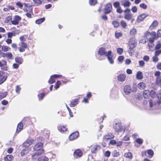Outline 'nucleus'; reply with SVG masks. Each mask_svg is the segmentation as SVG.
<instances>
[{
  "label": "nucleus",
  "mask_w": 161,
  "mask_h": 161,
  "mask_svg": "<svg viewBox=\"0 0 161 161\" xmlns=\"http://www.w3.org/2000/svg\"><path fill=\"white\" fill-rule=\"evenodd\" d=\"M147 154L149 155V157L150 158H151L153 157L154 152L153 150L152 149H149L147 151Z\"/></svg>",
  "instance_id": "nucleus-45"
},
{
  "label": "nucleus",
  "mask_w": 161,
  "mask_h": 161,
  "mask_svg": "<svg viewBox=\"0 0 161 161\" xmlns=\"http://www.w3.org/2000/svg\"><path fill=\"white\" fill-rule=\"evenodd\" d=\"M150 92L148 90H145L144 91L143 95L144 97L146 98H148L150 96Z\"/></svg>",
  "instance_id": "nucleus-28"
},
{
  "label": "nucleus",
  "mask_w": 161,
  "mask_h": 161,
  "mask_svg": "<svg viewBox=\"0 0 161 161\" xmlns=\"http://www.w3.org/2000/svg\"><path fill=\"white\" fill-rule=\"evenodd\" d=\"M121 25L122 27L124 28L126 27L127 26L126 23L123 20H122L121 21Z\"/></svg>",
  "instance_id": "nucleus-63"
},
{
  "label": "nucleus",
  "mask_w": 161,
  "mask_h": 161,
  "mask_svg": "<svg viewBox=\"0 0 161 161\" xmlns=\"http://www.w3.org/2000/svg\"><path fill=\"white\" fill-rule=\"evenodd\" d=\"M21 88L18 85L15 88V92L17 93H19L20 91V90Z\"/></svg>",
  "instance_id": "nucleus-58"
},
{
  "label": "nucleus",
  "mask_w": 161,
  "mask_h": 161,
  "mask_svg": "<svg viewBox=\"0 0 161 161\" xmlns=\"http://www.w3.org/2000/svg\"><path fill=\"white\" fill-rule=\"evenodd\" d=\"M113 5L115 8H116L119 7L120 4L119 2L116 1L114 2V3L113 4Z\"/></svg>",
  "instance_id": "nucleus-54"
},
{
  "label": "nucleus",
  "mask_w": 161,
  "mask_h": 161,
  "mask_svg": "<svg viewBox=\"0 0 161 161\" xmlns=\"http://www.w3.org/2000/svg\"><path fill=\"white\" fill-rule=\"evenodd\" d=\"M79 136L78 131H76L71 134L69 136V139L70 141H73L76 139Z\"/></svg>",
  "instance_id": "nucleus-13"
},
{
  "label": "nucleus",
  "mask_w": 161,
  "mask_h": 161,
  "mask_svg": "<svg viewBox=\"0 0 161 161\" xmlns=\"http://www.w3.org/2000/svg\"><path fill=\"white\" fill-rule=\"evenodd\" d=\"M114 128L116 132H122L123 130L120 121L115 120L113 123Z\"/></svg>",
  "instance_id": "nucleus-3"
},
{
  "label": "nucleus",
  "mask_w": 161,
  "mask_h": 161,
  "mask_svg": "<svg viewBox=\"0 0 161 161\" xmlns=\"http://www.w3.org/2000/svg\"><path fill=\"white\" fill-rule=\"evenodd\" d=\"M43 0H33L34 3L37 5H39L41 4L42 1Z\"/></svg>",
  "instance_id": "nucleus-50"
},
{
  "label": "nucleus",
  "mask_w": 161,
  "mask_h": 161,
  "mask_svg": "<svg viewBox=\"0 0 161 161\" xmlns=\"http://www.w3.org/2000/svg\"><path fill=\"white\" fill-rule=\"evenodd\" d=\"M21 20V18L18 15H15L13 18V20L11 21L12 24L16 25L19 24V21Z\"/></svg>",
  "instance_id": "nucleus-9"
},
{
  "label": "nucleus",
  "mask_w": 161,
  "mask_h": 161,
  "mask_svg": "<svg viewBox=\"0 0 161 161\" xmlns=\"http://www.w3.org/2000/svg\"><path fill=\"white\" fill-rule=\"evenodd\" d=\"M136 142L138 144H141L143 143V140L142 139L138 138L136 139Z\"/></svg>",
  "instance_id": "nucleus-61"
},
{
  "label": "nucleus",
  "mask_w": 161,
  "mask_h": 161,
  "mask_svg": "<svg viewBox=\"0 0 161 161\" xmlns=\"http://www.w3.org/2000/svg\"><path fill=\"white\" fill-rule=\"evenodd\" d=\"M0 54L3 58H6L7 59L12 60L13 58V55L11 52H7L6 53L1 52Z\"/></svg>",
  "instance_id": "nucleus-7"
},
{
  "label": "nucleus",
  "mask_w": 161,
  "mask_h": 161,
  "mask_svg": "<svg viewBox=\"0 0 161 161\" xmlns=\"http://www.w3.org/2000/svg\"><path fill=\"white\" fill-rule=\"evenodd\" d=\"M41 154H39L38 153L36 152L32 155V158L33 160H36L37 158L38 159V156Z\"/></svg>",
  "instance_id": "nucleus-42"
},
{
  "label": "nucleus",
  "mask_w": 161,
  "mask_h": 161,
  "mask_svg": "<svg viewBox=\"0 0 161 161\" xmlns=\"http://www.w3.org/2000/svg\"><path fill=\"white\" fill-rule=\"evenodd\" d=\"M43 144L41 142H39L36 143L33 147V150L38 153L39 154H42L44 153V150L43 148Z\"/></svg>",
  "instance_id": "nucleus-1"
},
{
  "label": "nucleus",
  "mask_w": 161,
  "mask_h": 161,
  "mask_svg": "<svg viewBox=\"0 0 161 161\" xmlns=\"http://www.w3.org/2000/svg\"><path fill=\"white\" fill-rule=\"evenodd\" d=\"M121 5L124 7H129L131 4L130 3L128 0H124L121 2Z\"/></svg>",
  "instance_id": "nucleus-21"
},
{
  "label": "nucleus",
  "mask_w": 161,
  "mask_h": 161,
  "mask_svg": "<svg viewBox=\"0 0 161 161\" xmlns=\"http://www.w3.org/2000/svg\"><path fill=\"white\" fill-rule=\"evenodd\" d=\"M136 33V31L135 28L132 29L130 31V34L132 36H135Z\"/></svg>",
  "instance_id": "nucleus-46"
},
{
  "label": "nucleus",
  "mask_w": 161,
  "mask_h": 161,
  "mask_svg": "<svg viewBox=\"0 0 161 161\" xmlns=\"http://www.w3.org/2000/svg\"><path fill=\"white\" fill-rule=\"evenodd\" d=\"M136 77L138 80L142 79L143 78L142 72L140 71H138L136 74Z\"/></svg>",
  "instance_id": "nucleus-32"
},
{
  "label": "nucleus",
  "mask_w": 161,
  "mask_h": 161,
  "mask_svg": "<svg viewBox=\"0 0 161 161\" xmlns=\"http://www.w3.org/2000/svg\"><path fill=\"white\" fill-rule=\"evenodd\" d=\"M114 27L115 28L118 27L119 26V23L117 21H114L112 23Z\"/></svg>",
  "instance_id": "nucleus-60"
},
{
  "label": "nucleus",
  "mask_w": 161,
  "mask_h": 161,
  "mask_svg": "<svg viewBox=\"0 0 161 161\" xmlns=\"http://www.w3.org/2000/svg\"><path fill=\"white\" fill-rule=\"evenodd\" d=\"M112 9V4L108 3L106 4L104 8V13L105 14H107L110 13Z\"/></svg>",
  "instance_id": "nucleus-8"
},
{
  "label": "nucleus",
  "mask_w": 161,
  "mask_h": 161,
  "mask_svg": "<svg viewBox=\"0 0 161 161\" xmlns=\"http://www.w3.org/2000/svg\"><path fill=\"white\" fill-rule=\"evenodd\" d=\"M161 54V49L155 50V55L156 56H158Z\"/></svg>",
  "instance_id": "nucleus-62"
},
{
  "label": "nucleus",
  "mask_w": 161,
  "mask_h": 161,
  "mask_svg": "<svg viewBox=\"0 0 161 161\" xmlns=\"http://www.w3.org/2000/svg\"><path fill=\"white\" fill-rule=\"evenodd\" d=\"M124 156L125 158H129L130 159H131L132 157V154L130 152H128L125 153Z\"/></svg>",
  "instance_id": "nucleus-41"
},
{
  "label": "nucleus",
  "mask_w": 161,
  "mask_h": 161,
  "mask_svg": "<svg viewBox=\"0 0 161 161\" xmlns=\"http://www.w3.org/2000/svg\"><path fill=\"white\" fill-rule=\"evenodd\" d=\"M12 21V18L11 16H8L7 17L5 20V22L6 23H8L10 22H11V21Z\"/></svg>",
  "instance_id": "nucleus-47"
},
{
  "label": "nucleus",
  "mask_w": 161,
  "mask_h": 161,
  "mask_svg": "<svg viewBox=\"0 0 161 161\" xmlns=\"http://www.w3.org/2000/svg\"><path fill=\"white\" fill-rule=\"evenodd\" d=\"M24 7L23 8V10L25 12H29L30 13H32V8L30 6H28V4L26 3H24Z\"/></svg>",
  "instance_id": "nucleus-14"
},
{
  "label": "nucleus",
  "mask_w": 161,
  "mask_h": 161,
  "mask_svg": "<svg viewBox=\"0 0 161 161\" xmlns=\"http://www.w3.org/2000/svg\"><path fill=\"white\" fill-rule=\"evenodd\" d=\"M38 161H48V159L45 156H42L38 158Z\"/></svg>",
  "instance_id": "nucleus-37"
},
{
  "label": "nucleus",
  "mask_w": 161,
  "mask_h": 161,
  "mask_svg": "<svg viewBox=\"0 0 161 161\" xmlns=\"http://www.w3.org/2000/svg\"><path fill=\"white\" fill-rule=\"evenodd\" d=\"M144 38H147L151 36V32L149 31H146L144 33Z\"/></svg>",
  "instance_id": "nucleus-49"
},
{
  "label": "nucleus",
  "mask_w": 161,
  "mask_h": 161,
  "mask_svg": "<svg viewBox=\"0 0 161 161\" xmlns=\"http://www.w3.org/2000/svg\"><path fill=\"white\" fill-rule=\"evenodd\" d=\"M4 64L3 65V66L1 67L2 70L4 71H7L8 70V67L6 66L7 62L6 60H3Z\"/></svg>",
  "instance_id": "nucleus-33"
},
{
  "label": "nucleus",
  "mask_w": 161,
  "mask_h": 161,
  "mask_svg": "<svg viewBox=\"0 0 161 161\" xmlns=\"http://www.w3.org/2000/svg\"><path fill=\"white\" fill-rule=\"evenodd\" d=\"M45 18H42L37 19L36 21V23L38 24H41L45 20Z\"/></svg>",
  "instance_id": "nucleus-40"
},
{
  "label": "nucleus",
  "mask_w": 161,
  "mask_h": 161,
  "mask_svg": "<svg viewBox=\"0 0 161 161\" xmlns=\"http://www.w3.org/2000/svg\"><path fill=\"white\" fill-rule=\"evenodd\" d=\"M156 81L158 84L161 83V76L158 77L156 79Z\"/></svg>",
  "instance_id": "nucleus-64"
},
{
  "label": "nucleus",
  "mask_w": 161,
  "mask_h": 161,
  "mask_svg": "<svg viewBox=\"0 0 161 161\" xmlns=\"http://www.w3.org/2000/svg\"><path fill=\"white\" fill-rule=\"evenodd\" d=\"M145 84L143 82H141L138 85V88L140 89H144L145 87Z\"/></svg>",
  "instance_id": "nucleus-36"
},
{
  "label": "nucleus",
  "mask_w": 161,
  "mask_h": 161,
  "mask_svg": "<svg viewBox=\"0 0 161 161\" xmlns=\"http://www.w3.org/2000/svg\"><path fill=\"white\" fill-rule=\"evenodd\" d=\"M15 62L19 64H21L23 62V59L19 57H17L15 58Z\"/></svg>",
  "instance_id": "nucleus-31"
},
{
  "label": "nucleus",
  "mask_w": 161,
  "mask_h": 161,
  "mask_svg": "<svg viewBox=\"0 0 161 161\" xmlns=\"http://www.w3.org/2000/svg\"><path fill=\"white\" fill-rule=\"evenodd\" d=\"M2 104L3 105H6L8 103V102L6 100H3L1 102Z\"/></svg>",
  "instance_id": "nucleus-59"
},
{
  "label": "nucleus",
  "mask_w": 161,
  "mask_h": 161,
  "mask_svg": "<svg viewBox=\"0 0 161 161\" xmlns=\"http://www.w3.org/2000/svg\"><path fill=\"white\" fill-rule=\"evenodd\" d=\"M23 123L20 122L17 125L16 132L18 133H19L23 129Z\"/></svg>",
  "instance_id": "nucleus-25"
},
{
  "label": "nucleus",
  "mask_w": 161,
  "mask_h": 161,
  "mask_svg": "<svg viewBox=\"0 0 161 161\" xmlns=\"http://www.w3.org/2000/svg\"><path fill=\"white\" fill-rule=\"evenodd\" d=\"M79 98H75L71 100L70 102V107H74L75 106L79 103Z\"/></svg>",
  "instance_id": "nucleus-17"
},
{
  "label": "nucleus",
  "mask_w": 161,
  "mask_h": 161,
  "mask_svg": "<svg viewBox=\"0 0 161 161\" xmlns=\"http://www.w3.org/2000/svg\"><path fill=\"white\" fill-rule=\"evenodd\" d=\"M112 52L111 51H109L106 55V57H107L109 63L111 64H113L114 62V59H113V56L112 55Z\"/></svg>",
  "instance_id": "nucleus-11"
},
{
  "label": "nucleus",
  "mask_w": 161,
  "mask_h": 161,
  "mask_svg": "<svg viewBox=\"0 0 161 161\" xmlns=\"http://www.w3.org/2000/svg\"><path fill=\"white\" fill-rule=\"evenodd\" d=\"M30 151V150L28 148H26L23 149L20 153L21 156H24L27 155L29 153Z\"/></svg>",
  "instance_id": "nucleus-24"
},
{
  "label": "nucleus",
  "mask_w": 161,
  "mask_h": 161,
  "mask_svg": "<svg viewBox=\"0 0 161 161\" xmlns=\"http://www.w3.org/2000/svg\"><path fill=\"white\" fill-rule=\"evenodd\" d=\"M149 105L150 109L151 110L152 109V108L153 107L154 108H155V106L156 105V103L154 102L153 103V100L151 99H150L149 101Z\"/></svg>",
  "instance_id": "nucleus-29"
},
{
  "label": "nucleus",
  "mask_w": 161,
  "mask_h": 161,
  "mask_svg": "<svg viewBox=\"0 0 161 161\" xmlns=\"http://www.w3.org/2000/svg\"><path fill=\"white\" fill-rule=\"evenodd\" d=\"M114 137V135L111 133H108L107 134L104 135L103 139H111Z\"/></svg>",
  "instance_id": "nucleus-23"
},
{
  "label": "nucleus",
  "mask_w": 161,
  "mask_h": 161,
  "mask_svg": "<svg viewBox=\"0 0 161 161\" xmlns=\"http://www.w3.org/2000/svg\"><path fill=\"white\" fill-rule=\"evenodd\" d=\"M19 45L18 50L20 52H23L25 51V50L28 48L27 44L25 42H20Z\"/></svg>",
  "instance_id": "nucleus-5"
},
{
  "label": "nucleus",
  "mask_w": 161,
  "mask_h": 161,
  "mask_svg": "<svg viewBox=\"0 0 161 161\" xmlns=\"http://www.w3.org/2000/svg\"><path fill=\"white\" fill-rule=\"evenodd\" d=\"M10 49L9 47L7 46H3L2 47V50L4 52H7Z\"/></svg>",
  "instance_id": "nucleus-43"
},
{
  "label": "nucleus",
  "mask_w": 161,
  "mask_h": 161,
  "mask_svg": "<svg viewBox=\"0 0 161 161\" xmlns=\"http://www.w3.org/2000/svg\"><path fill=\"white\" fill-rule=\"evenodd\" d=\"M139 6L140 8L144 9H146L147 8V5L143 3L140 4Z\"/></svg>",
  "instance_id": "nucleus-51"
},
{
  "label": "nucleus",
  "mask_w": 161,
  "mask_h": 161,
  "mask_svg": "<svg viewBox=\"0 0 161 161\" xmlns=\"http://www.w3.org/2000/svg\"><path fill=\"white\" fill-rule=\"evenodd\" d=\"M125 13L124 18L125 19L127 20L132 19V15L130 13V9L127 8L124 11Z\"/></svg>",
  "instance_id": "nucleus-4"
},
{
  "label": "nucleus",
  "mask_w": 161,
  "mask_h": 161,
  "mask_svg": "<svg viewBox=\"0 0 161 161\" xmlns=\"http://www.w3.org/2000/svg\"><path fill=\"white\" fill-rule=\"evenodd\" d=\"M16 5L20 8H22L23 7V5L21 2L19 1L17 2L16 3Z\"/></svg>",
  "instance_id": "nucleus-53"
},
{
  "label": "nucleus",
  "mask_w": 161,
  "mask_h": 161,
  "mask_svg": "<svg viewBox=\"0 0 161 161\" xmlns=\"http://www.w3.org/2000/svg\"><path fill=\"white\" fill-rule=\"evenodd\" d=\"M107 53L105 50V48L103 47L99 48L97 51L98 54L101 56L104 55L106 56Z\"/></svg>",
  "instance_id": "nucleus-15"
},
{
  "label": "nucleus",
  "mask_w": 161,
  "mask_h": 161,
  "mask_svg": "<svg viewBox=\"0 0 161 161\" xmlns=\"http://www.w3.org/2000/svg\"><path fill=\"white\" fill-rule=\"evenodd\" d=\"M13 157L11 155H7L4 158L5 161H12L13 159Z\"/></svg>",
  "instance_id": "nucleus-30"
},
{
  "label": "nucleus",
  "mask_w": 161,
  "mask_h": 161,
  "mask_svg": "<svg viewBox=\"0 0 161 161\" xmlns=\"http://www.w3.org/2000/svg\"><path fill=\"white\" fill-rule=\"evenodd\" d=\"M112 155L113 157H118L119 155L120 154L119 152L116 150H114L112 152Z\"/></svg>",
  "instance_id": "nucleus-38"
},
{
  "label": "nucleus",
  "mask_w": 161,
  "mask_h": 161,
  "mask_svg": "<svg viewBox=\"0 0 161 161\" xmlns=\"http://www.w3.org/2000/svg\"><path fill=\"white\" fill-rule=\"evenodd\" d=\"M34 141L35 140L33 139H28L23 143V146L25 147H28L33 144Z\"/></svg>",
  "instance_id": "nucleus-10"
},
{
  "label": "nucleus",
  "mask_w": 161,
  "mask_h": 161,
  "mask_svg": "<svg viewBox=\"0 0 161 161\" xmlns=\"http://www.w3.org/2000/svg\"><path fill=\"white\" fill-rule=\"evenodd\" d=\"M57 128L58 130L60 132L62 133L66 131L67 130V128L65 126H62L61 125H59L58 126Z\"/></svg>",
  "instance_id": "nucleus-20"
},
{
  "label": "nucleus",
  "mask_w": 161,
  "mask_h": 161,
  "mask_svg": "<svg viewBox=\"0 0 161 161\" xmlns=\"http://www.w3.org/2000/svg\"><path fill=\"white\" fill-rule=\"evenodd\" d=\"M97 0H89V3L91 6H94L97 3Z\"/></svg>",
  "instance_id": "nucleus-48"
},
{
  "label": "nucleus",
  "mask_w": 161,
  "mask_h": 161,
  "mask_svg": "<svg viewBox=\"0 0 161 161\" xmlns=\"http://www.w3.org/2000/svg\"><path fill=\"white\" fill-rule=\"evenodd\" d=\"M148 16V14L146 13H142L137 18V22L140 23L143 21Z\"/></svg>",
  "instance_id": "nucleus-12"
},
{
  "label": "nucleus",
  "mask_w": 161,
  "mask_h": 161,
  "mask_svg": "<svg viewBox=\"0 0 161 161\" xmlns=\"http://www.w3.org/2000/svg\"><path fill=\"white\" fill-rule=\"evenodd\" d=\"M126 78V76L124 74H120L118 76V80L121 82L124 81Z\"/></svg>",
  "instance_id": "nucleus-27"
},
{
  "label": "nucleus",
  "mask_w": 161,
  "mask_h": 161,
  "mask_svg": "<svg viewBox=\"0 0 161 161\" xmlns=\"http://www.w3.org/2000/svg\"><path fill=\"white\" fill-rule=\"evenodd\" d=\"M61 84V81L60 80H58L54 86V88L55 89H57L59 88Z\"/></svg>",
  "instance_id": "nucleus-39"
},
{
  "label": "nucleus",
  "mask_w": 161,
  "mask_h": 161,
  "mask_svg": "<svg viewBox=\"0 0 161 161\" xmlns=\"http://www.w3.org/2000/svg\"><path fill=\"white\" fill-rule=\"evenodd\" d=\"M23 124L25 125H27L30 123V119L28 118H24L22 121Z\"/></svg>",
  "instance_id": "nucleus-34"
},
{
  "label": "nucleus",
  "mask_w": 161,
  "mask_h": 161,
  "mask_svg": "<svg viewBox=\"0 0 161 161\" xmlns=\"http://www.w3.org/2000/svg\"><path fill=\"white\" fill-rule=\"evenodd\" d=\"M137 41L136 39L134 38H131L130 39L128 43L129 49L128 51L130 54L132 53L131 51L136 46Z\"/></svg>",
  "instance_id": "nucleus-2"
},
{
  "label": "nucleus",
  "mask_w": 161,
  "mask_h": 161,
  "mask_svg": "<svg viewBox=\"0 0 161 161\" xmlns=\"http://www.w3.org/2000/svg\"><path fill=\"white\" fill-rule=\"evenodd\" d=\"M7 92L1 91L0 92V100L5 98L8 95Z\"/></svg>",
  "instance_id": "nucleus-26"
},
{
  "label": "nucleus",
  "mask_w": 161,
  "mask_h": 161,
  "mask_svg": "<svg viewBox=\"0 0 161 161\" xmlns=\"http://www.w3.org/2000/svg\"><path fill=\"white\" fill-rule=\"evenodd\" d=\"M124 91L126 94H129L132 91V90L130 86L126 85L124 87Z\"/></svg>",
  "instance_id": "nucleus-18"
},
{
  "label": "nucleus",
  "mask_w": 161,
  "mask_h": 161,
  "mask_svg": "<svg viewBox=\"0 0 161 161\" xmlns=\"http://www.w3.org/2000/svg\"><path fill=\"white\" fill-rule=\"evenodd\" d=\"M74 156L76 158H80L82 155L81 151L79 149L75 150L74 152Z\"/></svg>",
  "instance_id": "nucleus-16"
},
{
  "label": "nucleus",
  "mask_w": 161,
  "mask_h": 161,
  "mask_svg": "<svg viewBox=\"0 0 161 161\" xmlns=\"http://www.w3.org/2000/svg\"><path fill=\"white\" fill-rule=\"evenodd\" d=\"M116 8V12L119 14H121L123 12V10L122 9L120 6Z\"/></svg>",
  "instance_id": "nucleus-56"
},
{
  "label": "nucleus",
  "mask_w": 161,
  "mask_h": 161,
  "mask_svg": "<svg viewBox=\"0 0 161 161\" xmlns=\"http://www.w3.org/2000/svg\"><path fill=\"white\" fill-rule=\"evenodd\" d=\"M117 53L119 54H122L123 52V49L121 48H118L117 50Z\"/></svg>",
  "instance_id": "nucleus-57"
},
{
  "label": "nucleus",
  "mask_w": 161,
  "mask_h": 161,
  "mask_svg": "<svg viewBox=\"0 0 161 161\" xmlns=\"http://www.w3.org/2000/svg\"><path fill=\"white\" fill-rule=\"evenodd\" d=\"M62 77V75H60L54 74L51 75V84H53L55 82L56 79Z\"/></svg>",
  "instance_id": "nucleus-19"
},
{
  "label": "nucleus",
  "mask_w": 161,
  "mask_h": 161,
  "mask_svg": "<svg viewBox=\"0 0 161 161\" xmlns=\"http://www.w3.org/2000/svg\"><path fill=\"white\" fill-rule=\"evenodd\" d=\"M100 147L99 145H95L91 149V152L92 153H96L97 151L99 150Z\"/></svg>",
  "instance_id": "nucleus-22"
},
{
  "label": "nucleus",
  "mask_w": 161,
  "mask_h": 161,
  "mask_svg": "<svg viewBox=\"0 0 161 161\" xmlns=\"http://www.w3.org/2000/svg\"><path fill=\"white\" fill-rule=\"evenodd\" d=\"M122 35V33L121 32H115V36L116 38H119Z\"/></svg>",
  "instance_id": "nucleus-55"
},
{
  "label": "nucleus",
  "mask_w": 161,
  "mask_h": 161,
  "mask_svg": "<svg viewBox=\"0 0 161 161\" xmlns=\"http://www.w3.org/2000/svg\"><path fill=\"white\" fill-rule=\"evenodd\" d=\"M150 95L152 97H155L156 95V92L155 91L153 90H151L150 92Z\"/></svg>",
  "instance_id": "nucleus-52"
},
{
  "label": "nucleus",
  "mask_w": 161,
  "mask_h": 161,
  "mask_svg": "<svg viewBox=\"0 0 161 161\" xmlns=\"http://www.w3.org/2000/svg\"><path fill=\"white\" fill-rule=\"evenodd\" d=\"M158 25V22L156 20H154L149 27V29L151 30H152L153 28L156 27Z\"/></svg>",
  "instance_id": "nucleus-35"
},
{
  "label": "nucleus",
  "mask_w": 161,
  "mask_h": 161,
  "mask_svg": "<svg viewBox=\"0 0 161 161\" xmlns=\"http://www.w3.org/2000/svg\"><path fill=\"white\" fill-rule=\"evenodd\" d=\"M46 95L44 93H41L38 94L37 96L39 100H42Z\"/></svg>",
  "instance_id": "nucleus-44"
},
{
  "label": "nucleus",
  "mask_w": 161,
  "mask_h": 161,
  "mask_svg": "<svg viewBox=\"0 0 161 161\" xmlns=\"http://www.w3.org/2000/svg\"><path fill=\"white\" fill-rule=\"evenodd\" d=\"M7 76L5 73L0 71V85L3 84L7 80Z\"/></svg>",
  "instance_id": "nucleus-6"
}]
</instances>
